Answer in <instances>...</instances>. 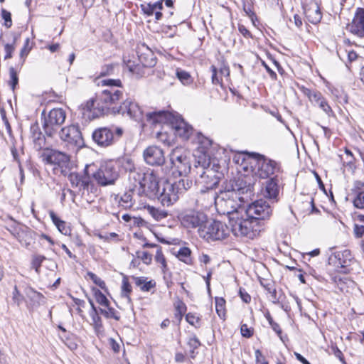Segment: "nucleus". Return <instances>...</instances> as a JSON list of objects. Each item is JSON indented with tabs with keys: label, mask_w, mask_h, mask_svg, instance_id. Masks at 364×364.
Returning <instances> with one entry per match:
<instances>
[{
	"label": "nucleus",
	"mask_w": 364,
	"mask_h": 364,
	"mask_svg": "<svg viewBox=\"0 0 364 364\" xmlns=\"http://www.w3.org/2000/svg\"><path fill=\"white\" fill-rule=\"evenodd\" d=\"M272 213V208L269 202L262 199L249 204L242 215L233 213L229 222L232 232L235 236L253 239L259 235L262 223L269 219Z\"/></svg>",
	"instance_id": "f257e3e1"
},
{
	"label": "nucleus",
	"mask_w": 364,
	"mask_h": 364,
	"mask_svg": "<svg viewBox=\"0 0 364 364\" xmlns=\"http://www.w3.org/2000/svg\"><path fill=\"white\" fill-rule=\"evenodd\" d=\"M253 178L245 177L238 178L230 186V188L221 190L218 194L212 193L215 205L224 215H227L229 222L233 213L242 215L246 209L241 203L247 201L254 193Z\"/></svg>",
	"instance_id": "f03ea898"
},
{
	"label": "nucleus",
	"mask_w": 364,
	"mask_h": 364,
	"mask_svg": "<svg viewBox=\"0 0 364 364\" xmlns=\"http://www.w3.org/2000/svg\"><path fill=\"white\" fill-rule=\"evenodd\" d=\"M148 122L156 124L170 121L176 136L183 140H188L192 135L193 129L181 117L173 115L167 111L152 112L146 114Z\"/></svg>",
	"instance_id": "7ed1b4c3"
},
{
	"label": "nucleus",
	"mask_w": 364,
	"mask_h": 364,
	"mask_svg": "<svg viewBox=\"0 0 364 364\" xmlns=\"http://www.w3.org/2000/svg\"><path fill=\"white\" fill-rule=\"evenodd\" d=\"M123 98V92L120 89L110 87L103 90L97 95V109L100 114L109 112L114 114V108L120 107V101Z\"/></svg>",
	"instance_id": "20e7f679"
},
{
	"label": "nucleus",
	"mask_w": 364,
	"mask_h": 364,
	"mask_svg": "<svg viewBox=\"0 0 364 364\" xmlns=\"http://www.w3.org/2000/svg\"><path fill=\"white\" fill-rule=\"evenodd\" d=\"M198 232L200 237L209 242L225 239L230 234V230L225 223L207 218Z\"/></svg>",
	"instance_id": "39448f33"
},
{
	"label": "nucleus",
	"mask_w": 364,
	"mask_h": 364,
	"mask_svg": "<svg viewBox=\"0 0 364 364\" xmlns=\"http://www.w3.org/2000/svg\"><path fill=\"white\" fill-rule=\"evenodd\" d=\"M124 129L116 126L100 127L92 134L93 141L101 147H108L115 144L122 136Z\"/></svg>",
	"instance_id": "423d86ee"
},
{
	"label": "nucleus",
	"mask_w": 364,
	"mask_h": 364,
	"mask_svg": "<svg viewBox=\"0 0 364 364\" xmlns=\"http://www.w3.org/2000/svg\"><path fill=\"white\" fill-rule=\"evenodd\" d=\"M42 115L44 116L42 125L45 134L50 137L54 136L60 132L62 124L65 122V111L62 108H54L47 115L43 111Z\"/></svg>",
	"instance_id": "0eeeda50"
},
{
	"label": "nucleus",
	"mask_w": 364,
	"mask_h": 364,
	"mask_svg": "<svg viewBox=\"0 0 364 364\" xmlns=\"http://www.w3.org/2000/svg\"><path fill=\"white\" fill-rule=\"evenodd\" d=\"M92 176L100 186L113 185L119 176L118 166L113 161H106L102 164L100 168L92 173Z\"/></svg>",
	"instance_id": "6e6552de"
},
{
	"label": "nucleus",
	"mask_w": 364,
	"mask_h": 364,
	"mask_svg": "<svg viewBox=\"0 0 364 364\" xmlns=\"http://www.w3.org/2000/svg\"><path fill=\"white\" fill-rule=\"evenodd\" d=\"M170 161L171 164V169L167 168L169 173L174 178L186 177L191 171V163L188 157L181 152L179 149L173 150L170 155Z\"/></svg>",
	"instance_id": "1a4fd4ad"
},
{
	"label": "nucleus",
	"mask_w": 364,
	"mask_h": 364,
	"mask_svg": "<svg viewBox=\"0 0 364 364\" xmlns=\"http://www.w3.org/2000/svg\"><path fill=\"white\" fill-rule=\"evenodd\" d=\"M250 156L254 161L255 166H257V173L262 178H267L282 171L280 164L276 161L256 153H252Z\"/></svg>",
	"instance_id": "9d476101"
},
{
	"label": "nucleus",
	"mask_w": 364,
	"mask_h": 364,
	"mask_svg": "<svg viewBox=\"0 0 364 364\" xmlns=\"http://www.w3.org/2000/svg\"><path fill=\"white\" fill-rule=\"evenodd\" d=\"M199 169V176L196 179V183L200 187V193H205L215 188L220 182V176L213 168L204 166L196 167Z\"/></svg>",
	"instance_id": "9b49d317"
},
{
	"label": "nucleus",
	"mask_w": 364,
	"mask_h": 364,
	"mask_svg": "<svg viewBox=\"0 0 364 364\" xmlns=\"http://www.w3.org/2000/svg\"><path fill=\"white\" fill-rule=\"evenodd\" d=\"M60 138L66 143L69 149H78L84 146V139L77 125L63 127L58 132Z\"/></svg>",
	"instance_id": "f8f14e48"
},
{
	"label": "nucleus",
	"mask_w": 364,
	"mask_h": 364,
	"mask_svg": "<svg viewBox=\"0 0 364 364\" xmlns=\"http://www.w3.org/2000/svg\"><path fill=\"white\" fill-rule=\"evenodd\" d=\"M168 173L169 171L164 168H161V172L158 170L149 169L144 172V177H143L139 186L143 188L144 191L149 192L152 196L154 193H157V189L159 188V186L161 184L159 179L165 177Z\"/></svg>",
	"instance_id": "ddd939ff"
},
{
	"label": "nucleus",
	"mask_w": 364,
	"mask_h": 364,
	"mask_svg": "<svg viewBox=\"0 0 364 364\" xmlns=\"http://www.w3.org/2000/svg\"><path fill=\"white\" fill-rule=\"evenodd\" d=\"M178 220L182 226L186 228H198V230L203 227L206 222L207 215L202 211L196 210H186L178 215Z\"/></svg>",
	"instance_id": "4468645a"
},
{
	"label": "nucleus",
	"mask_w": 364,
	"mask_h": 364,
	"mask_svg": "<svg viewBox=\"0 0 364 364\" xmlns=\"http://www.w3.org/2000/svg\"><path fill=\"white\" fill-rule=\"evenodd\" d=\"M157 193L152 196L157 198L164 206H170L178 199V191H176L174 184L166 181L159 186Z\"/></svg>",
	"instance_id": "2eb2a0df"
},
{
	"label": "nucleus",
	"mask_w": 364,
	"mask_h": 364,
	"mask_svg": "<svg viewBox=\"0 0 364 364\" xmlns=\"http://www.w3.org/2000/svg\"><path fill=\"white\" fill-rule=\"evenodd\" d=\"M114 114H121L122 115L127 114V116L133 118L136 121H142L144 116L147 119L146 113L144 114L143 109L139 106V105L134 102H132L129 99H127L120 104V107H115L114 108ZM149 112H147L148 114Z\"/></svg>",
	"instance_id": "dca6fc26"
},
{
	"label": "nucleus",
	"mask_w": 364,
	"mask_h": 364,
	"mask_svg": "<svg viewBox=\"0 0 364 364\" xmlns=\"http://www.w3.org/2000/svg\"><path fill=\"white\" fill-rule=\"evenodd\" d=\"M144 161L150 166H161L165 162L164 151L156 146H149L143 151Z\"/></svg>",
	"instance_id": "f3484780"
},
{
	"label": "nucleus",
	"mask_w": 364,
	"mask_h": 364,
	"mask_svg": "<svg viewBox=\"0 0 364 364\" xmlns=\"http://www.w3.org/2000/svg\"><path fill=\"white\" fill-rule=\"evenodd\" d=\"M346 29L353 35L364 38V9L358 7L350 23L347 24Z\"/></svg>",
	"instance_id": "a211bd4d"
},
{
	"label": "nucleus",
	"mask_w": 364,
	"mask_h": 364,
	"mask_svg": "<svg viewBox=\"0 0 364 364\" xmlns=\"http://www.w3.org/2000/svg\"><path fill=\"white\" fill-rule=\"evenodd\" d=\"M90 166L87 165L84 169V175L81 176L78 173L72 172L68 176V179L72 187H80L83 190H92L94 188V184L90 178L89 174Z\"/></svg>",
	"instance_id": "6ab92c4d"
},
{
	"label": "nucleus",
	"mask_w": 364,
	"mask_h": 364,
	"mask_svg": "<svg viewBox=\"0 0 364 364\" xmlns=\"http://www.w3.org/2000/svg\"><path fill=\"white\" fill-rule=\"evenodd\" d=\"M41 157L49 164H56L60 167L66 166L69 163L68 155L53 149H44Z\"/></svg>",
	"instance_id": "aec40b11"
},
{
	"label": "nucleus",
	"mask_w": 364,
	"mask_h": 364,
	"mask_svg": "<svg viewBox=\"0 0 364 364\" xmlns=\"http://www.w3.org/2000/svg\"><path fill=\"white\" fill-rule=\"evenodd\" d=\"M278 181V177L277 176H275L274 177L267 180L265 183L263 194L264 196L271 200L272 203H275L278 200V196L279 193Z\"/></svg>",
	"instance_id": "412c9836"
},
{
	"label": "nucleus",
	"mask_w": 364,
	"mask_h": 364,
	"mask_svg": "<svg viewBox=\"0 0 364 364\" xmlns=\"http://www.w3.org/2000/svg\"><path fill=\"white\" fill-rule=\"evenodd\" d=\"M304 14L308 21L313 24L319 23L322 18L320 6L316 2L307 5L304 8Z\"/></svg>",
	"instance_id": "4be33fe9"
},
{
	"label": "nucleus",
	"mask_w": 364,
	"mask_h": 364,
	"mask_svg": "<svg viewBox=\"0 0 364 364\" xmlns=\"http://www.w3.org/2000/svg\"><path fill=\"white\" fill-rule=\"evenodd\" d=\"M30 132L35 149L37 150L42 149L45 144V137L41 131L38 122L31 125Z\"/></svg>",
	"instance_id": "5701e85b"
},
{
	"label": "nucleus",
	"mask_w": 364,
	"mask_h": 364,
	"mask_svg": "<svg viewBox=\"0 0 364 364\" xmlns=\"http://www.w3.org/2000/svg\"><path fill=\"white\" fill-rule=\"evenodd\" d=\"M138 58L139 62L145 68H153L156 63L154 54L148 48H146V52L139 53Z\"/></svg>",
	"instance_id": "b1692460"
},
{
	"label": "nucleus",
	"mask_w": 364,
	"mask_h": 364,
	"mask_svg": "<svg viewBox=\"0 0 364 364\" xmlns=\"http://www.w3.org/2000/svg\"><path fill=\"white\" fill-rule=\"evenodd\" d=\"M335 258L337 259L338 267H346L350 265L353 257L349 250H344L336 252L335 253Z\"/></svg>",
	"instance_id": "393cba45"
},
{
	"label": "nucleus",
	"mask_w": 364,
	"mask_h": 364,
	"mask_svg": "<svg viewBox=\"0 0 364 364\" xmlns=\"http://www.w3.org/2000/svg\"><path fill=\"white\" fill-rule=\"evenodd\" d=\"M135 284L140 288L142 291H149L151 289L155 287V282L152 280L147 281V278L144 277H132Z\"/></svg>",
	"instance_id": "a878e982"
},
{
	"label": "nucleus",
	"mask_w": 364,
	"mask_h": 364,
	"mask_svg": "<svg viewBox=\"0 0 364 364\" xmlns=\"http://www.w3.org/2000/svg\"><path fill=\"white\" fill-rule=\"evenodd\" d=\"M97 98L96 100L90 99L84 105H82V109H83V114L85 113V112H88L90 113H92V117L93 118L98 117L101 114H99V110L97 109Z\"/></svg>",
	"instance_id": "bb28decb"
},
{
	"label": "nucleus",
	"mask_w": 364,
	"mask_h": 364,
	"mask_svg": "<svg viewBox=\"0 0 364 364\" xmlns=\"http://www.w3.org/2000/svg\"><path fill=\"white\" fill-rule=\"evenodd\" d=\"M24 234L21 235L18 242L26 248H28L31 245L32 241L35 239V236L36 235V232L32 230L28 227L24 228Z\"/></svg>",
	"instance_id": "cd10ccee"
},
{
	"label": "nucleus",
	"mask_w": 364,
	"mask_h": 364,
	"mask_svg": "<svg viewBox=\"0 0 364 364\" xmlns=\"http://www.w3.org/2000/svg\"><path fill=\"white\" fill-rule=\"evenodd\" d=\"M50 217L54 223V225L57 227L58 230L63 235H68L69 232V229L66 225L65 221L60 220L53 211L50 210L49 212Z\"/></svg>",
	"instance_id": "c85d7f7f"
},
{
	"label": "nucleus",
	"mask_w": 364,
	"mask_h": 364,
	"mask_svg": "<svg viewBox=\"0 0 364 364\" xmlns=\"http://www.w3.org/2000/svg\"><path fill=\"white\" fill-rule=\"evenodd\" d=\"M176 256L179 260L187 264H191L193 262L191 257V250L188 247H181L178 252L176 254Z\"/></svg>",
	"instance_id": "c756f323"
},
{
	"label": "nucleus",
	"mask_w": 364,
	"mask_h": 364,
	"mask_svg": "<svg viewBox=\"0 0 364 364\" xmlns=\"http://www.w3.org/2000/svg\"><path fill=\"white\" fill-rule=\"evenodd\" d=\"M337 55L343 61H344V58L347 56V59L349 63L355 61L358 57L356 52L353 50H343L341 47L337 50Z\"/></svg>",
	"instance_id": "7c9ffc66"
},
{
	"label": "nucleus",
	"mask_w": 364,
	"mask_h": 364,
	"mask_svg": "<svg viewBox=\"0 0 364 364\" xmlns=\"http://www.w3.org/2000/svg\"><path fill=\"white\" fill-rule=\"evenodd\" d=\"M176 75L180 82L186 86L190 85L193 82V78L189 73L181 68H177Z\"/></svg>",
	"instance_id": "2f4dec72"
},
{
	"label": "nucleus",
	"mask_w": 364,
	"mask_h": 364,
	"mask_svg": "<svg viewBox=\"0 0 364 364\" xmlns=\"http://www.w3.org/2000/svg\"><path fill=\"white\" fill-rule=\"evenodd\" d=\"M132 198V191L124 193L118 200L119 206L122 207L124 209L132 208L134 205Z\"/></svg>",
	"instance_id": "473e14b6"
},
{
	"label": "nucleus",
	"mask_w": 364,
	"mask_h": 364,
	"mask_svg": "<svg viewBox=\"0 0 364 364\" xmlns=\"http://www.w3.org/2000/svg\"><path fill=\"white\" fill-rule=\"evenodd\" d=\"M174 184V187L176 191H178V194L182 193L183 191H186L191 188L192 186V181L188 178H181L178 181L173 183Z\"/></svg>",
	"instance_id": "72a5a7b5"
},
{
	"label": "nucleus",
	"mask_w": 364,
	"mask_h": 364,
	"mask_svg": "<svg viewBox=\"0 0 364 364\" xmlns=\"http://www.w3.org/2000/svg\"><path fill=\"white\" fill-rule=\"evenodd\" d=\"M187 344L190 348L191 358L194 359L197 354V353L195 352V350L198 349L199 346H200L201 343L196 336L193 335L192 337L188 338Z\"/></svg>",
	"instance_id": "f704fd0d"
},
{
	"label": "nucleus",
	"mask_w": 364,
	"mask_h": 364,
	"mask_svg": "<svg viewBox=\"0 0 364 364\" xmlns=\"http://www.w3.org/2000/svg\"><path fill=\"white\" fill-rule=\"evenodd\" d=\"M105 309H100V313L104 315L107 318H114L116 321H119L120 316L119 315V312L116 311L114 308L110 307L109 304L108 306H104Z\"/></svg>",
	"instance_id": "c9c22d12"
},
{
	"label": "nucleus",
	"mask_w": 364,
	"mask_h": 364,
	"mask_svg": "<svg viewBox=\"0 0 364 364\" xmlns=\"http://www.w3.org/2000/svg\"><path fill=\"white\" fill-rule=\"evenodd\" d=\"M132 291V289L129 282L128 277L124 275L122 284V296L125 297L129 301H130L131 299L129 294H131Z\"/></svg>",
	"instance_id": "e433bc0d"
},
{
	"label": "nucleus",
	"mask_w": 364,
	"mask_h": 364,
	"mask_svg": "<svg viewBox=\"0 0 364 364\" xmlns=\"http://www.w3.org/2000/svg\"><path fill=\"white\" fill-rule=\"evenodd\" d=\"M149 212L150 215L156 220H161L167 218L168 213L165 210H161L154 207H149Z\"/></svg>",
	"instance_id": "4c0bfd02"
},
{
	"label": "nucleus",
	"mask_w": 364,
	"mask_h": 364,
	"mask_svg": "<svg viewBox=\"0 0 364 364\" xmlns=\"http://www.w3.org/2000/svg\"><path fill=\"white\" fill-rule=\"evenodd\" d=\"M24 228H27V226L19 224V223H14V225H11L10 226V228H9V232L11 233L14 237H15L17 240H19L21 235H23Z\"/></svg>",
	"instance_id": "58836bf2"
},
{
	"label": "nucleus",
	"mask_w": 364,
	"mask_h": 364,
	"mask_svg": "<svg viewBox=\"0 0 364 364\" xmlns=\"http://www.w3.org/2000/svg\"><path fill=\"white\" fill-rule=\"evenodd\" d=\"M26 294L31 301L36 302L38 304H40L43 301V295L31 288L28 289Z\"/></svg>",
	"instance_id": "ea45409f"
},
{
	"label": "nucleus",
	"mask_w": 364,
	"mask_h": 364,
	"mask_svg": "<svg viewBox=\"0 0 364 364\" xmlns=\"http://www.w3.org/2000/svg\"><path fill=\"white\" fill-rule=\"evenodd\" d=\"M143 177H144V172L141 171L139 168H136L129 173V179L130 181H134L135 186L137 185L140 186Z\"/></svg>",
	"instance_id": "a19ab883"
},
{
	"label": "nucleus",
	"mask_w": 364,
	"mask_h": 364,
	"mask_svg": "<svg viewBox=\"0 0 364 364\" xmlns=\"http://www.w3.org/2000/svg\"><path fill=\"white\" fill-rule=\"evenodd\" d=\"M92 291L94 292V295L97 302L102 306H108V304H109V301L107 299L105 295L97 288H93Z\"/></svg>",
	"instance_id": "79ce46f5"
},
{
	"label": "nucleus",
	"mask_w": 364,
	"mask_h": 364,
	"mask_svg": "<svg viewBox=\"0 0 364 364\" xmlns=\"http://www.w3.org/2000/svg\"><path fill=\"white\" fill-rule=\"evenodd\" d=\"M225 300L222 297L215 298V309L220 318H223L225 315Z\"/></svg>",
	"instance_id": "37998d69"
},
{
	"label": "nucleus",
	"mask_w": 364,
	"mask_h": 364,
	"mask_svg": "<svg viewBox=\"0 0 364 364\" xmlns=\"http://www.w3.org/2000/svg\"><path fill=\"white\" fill-rule=\"evenodd\" d=\"M305 94L308 96L310 101L316 105L324 98L320 92L316 90H307Z\"/></svg>",
	"instance_id": "c03bdc74"
},
{
	"label": "nucleus",
	"mask_w": 364,
	"mask_h": 364,
	"mask_svg": "<svg viewBox=\"0 0 364 364\" xmlns=\"http://www.w3.org/2000/svg\"><path fill=\"white\" fill-rule=\"evenodd\" d=\"M9 75H10V80L9 81V85H10L11 88L13 91L16 89V86L18 83V77L16 70L14 69V68L11 67L9 68Z\"/></svg>",
	"instance_id": "a18cd8bd"
},
{
	"label": "nucleus",
	"mask_w": 364,
	"mask_h": 364,
	"mask_svg": "<svg viewBox=\"0 0 364 364\" xmlns=\"http://www.w3.org/2000/svg\"><path fill=\"white\" fill-rule=\"evenodd\" d=\"M121 166L122 168L125 171L129 172V173L136 169L133 160L130 158L122 159L121 161Z\"/></svg>",
	"instance_id": "49530a36"
},
{
	"label": "nucleus",
	"mask_w": 364,
	"mask_h": 364,
	"mask_svg": "<svg viewBox=\"0 0 364 364\" xmlns=\"http://www.w3.org/2000/svg\"><path fill=\"white\" fill-rule=\"evenodd\" d=\"M90 315L92 318V325L94 326L95 330L97 332L101 331L102 329V323L101 318L98 315V312H95Z\"/></svg>",
	"instance_id": "de8ad7c7"
},
{
	"label": "nucleus",
	"mask_w": 364,
	"mask_h": 364,
	"mask_svg": "<svg viewBox=\"0 0 364 364\" xmlns=\"http://www.w3.org/2000/svg\"><path fill=\"white\" fill-rule=\"evenodd\" d=\"M102 85L106 86L107 88H109L110 87H114L115 88H121L122 85V82L119 79H107L103 80L101 81Z\"/></svg>",
	"instance_id": "09e8293b"
},
{
	"label": "nucleus",
	"mask_w": 364,
	"mask_h": 364,
	"mask_svg": "<svg viewBox=\"0 0 364 364\" xmlns=\"http://www.w3.org/2000/svg\"><path fill=\"white\" fill-rule=\"evenodd\" d=\"M1 16L4 20V26L7 28H11L12 26L11 14L5 9H1Z\"/></svg>",
	"instance_id": "8fccbe9b"
},
{
	"label": "nucleus",
	"mask_w": 364,
	"mask_h": 364,
	"mask_svg": "<svg viewBox=\"0 0 364 364\" xmlns=\"http://www.w3.org/2000/svg\"><path fill=\"white\" fill-rule=\"evenodd\" d=\"M117 65V64L114 63L106 64L103 65L101 68L100 76H107L112 75L114 73V68Z\"/></svg>",
	"instance_id": "3c124183"
},
{
	"label": "nucleus",
	"mask_w": 364,
	"mask_h": 364,
	"mask_svg": "<svg viewBox=\"0 0 364 364\" xmlns=\"http://www.w3.org/2000/svg\"><path fill=\"white\" fill-rule=\"evenodd\" d=\"M186 321L191 324V326H195L196 328L200 327V319L198 316H195L191 313H188L186 316Z\"/></svg>",
	"instance_id": "603ef678"
},
{
	"label": "nucleus",
	"mask_w": 364,
	"mask_h": 364,
	"mask_svg": "<svg viewBox=\"0 0 364 364\" xmlns=\"http://www.w3.org/2000/svg\"><path fill=\"white\" fill-rule=\"evenodd\" d=\"M46 259V257L43 255H34L32 259L31 265L35 269L36 272H39V269L41 266L42 262Z\"/></svg>",
	"instance_id": "864d4df0"
},
{
	"label": "nucleus",
	"mask_w": 364,
	"mask_h": 364,
	"mask_svg": "<svg viewBox=\"0 0 364 364\" xmlns=\"http://www.w3.org/2000/svg\"><path fill=\"white\" fill-rule=\"evenodd\" d=\"M136 255L138 258L141 259L146 264H151L152 261V255L148 252L136 251Z\"/></svg>",
	"instance_id": "5fc2aeb1"
},
{
	"label": "nucleus",
	"mask_w": 364,
	"mask_h": 364,
	"mask_svg": "<svg viewBox=\"0 0 364 364\" xmlns=\"http://www.w3.org/2000/svg\"><path fill=\"white\" fill-rule=\"evenodd\" d=\"M87 276L97 286H99L101 289H105L106 287L105 282L101 279L99 277H97L95 274L89 272H87Z\"/></svg>",
	"instance_id": "6e6d98bb"
},
{
	"label": "nucleus",
	"mask_w": 364,
	"mask_h": 364,
	"mask_svg": "<svg viewBox=\"0 0 364 364\" xmlns=\"http://www.w3.org/2000/svg\"><path fill=\"white\" fill-rule=\"evenodd\" d=\"M353 205L357 208H364V191H360L357 194L353 200Z\"/></svg>",
	"instance_id": "4d7b16f0"
},
{
	"label": "nucleus",
	"mask_w": 364,
	"mask_h": 364,
	"mask_svg": "<svg viewBox=\"0 0 364 364\" xmlns=\"http://www.w3.org/2000/svg\"><path fill=\"white\" fill-rule=\"evenodd\" d=\"M267 292L270 294V300L272 303L277 304L279 303L280 299L282 296V294L278 295V293L275 289L267 288Z\"/></svg>",
	"instance_id": "13d9d810"
},
{
	"label": "nucleus",
	"mask_w": 364,
	"mask_h": 364,
	"mask_svg": "<svg viewBox=\"0 0 364 364\" xmlns=\"http://www.w3.org/2000/svg\"><path fill=\"white\" fill-rule=\"evenodd\" d=\"M0 114H1V119L4 122V124L6 127V131H7V133L9 134V135L10 136H13L12 135V129H11V127L10 125V123L6 117V111L4 108H1L0 109Z\"/></svg>",
	"instance_id": "bf43d9fd"
},
{
	"label": "nucleus",
	"mask_w": 364,
	"mask_h": 364,
	"mask_svg": "<svg viewBox=\"0 0 364 364\" xmlns=\"http://www.w3.org/2000/svg\"><path fill=\"white\" fill-rule=\"evenodd\" d=\"M155 260L161 264L162 267L165 269L166 267V259L163 255L161 247H157L156 255H155Z\"/></svg>",
	"instance_id": "052dcab7"
},
{
	"label": "nucleus",
	"mask_w": 364,
	"mask_h": 364,
	"mask_svg": "<svg viewBox=\"0 0 364 364\" xmlns=\"http://www.w3.org/2000/svg\"><path fill=\"white\" fill-rule=\"evenodd\" d=\"M175 307L176 311V316H178L181 320L183 314L186 313V306L183 301H178Z\"/></svg>",
	"instance_id": "680f3d73"
},
{
	"label": "nucleus",
	"mask_w": 364,
	"mask_h": 364,
	"mask_svg": "<svg viewBox=\"0 0 364 364\" xmlns=\"http://www.w3.org/2000/svg\"><path fill=\"white\" fill-rule=\"evenodd\" d=\"M15 41L16 38L14 39V41L12 43H6L4 46V50L6 52V55L4 56V59H10L12 58V53L15 50Z\"/></svg>",
	"instance_id": "e2e57ef3"
},
{
	"label": "nucleus",
	"mask_w": 364,
	"mask_h": 364,
	"mask_svg": "<svg viewBox=\"0 0 364 364\" xmlns=\"http://www.w3.org/2000/svg\"><path fill=\"white\" fill-rule=\"evenodd\" d=\"M317 105L328 116H330L332 113V109L328 104L325 98H323L318 104Z\"/></svg>",
	"instance_id": "0e129e2a"
},
{
	"label": "nucleus",
	"mask_w": 364,
	"mask_h": 364,
	"mask_svg": "<svg viewBox=\"0 0 364 364\" xmlns=\"http://www.w3.org/2000/svg\"><path fill=\"white\" fill-rule=\"evenodd\" d=\"M29 43H30V39L28 38L26 39V41L24 42L23 47L21 50L20 56L21 58H23L22 64L24 62V58H26L28 55L29 51L31 50V47H29Z\"/></svg>",
	"instance_id": "69168bd1"
},
{
	"label": "nucleus",
	"mask_w": 364,
	"mask_h": 364,
	"mask_svg": "<svg viewBox=\"0 0 364 364\" xmlns=\"http://www.w3.org/2000/svg\"><path fill=\"white\" fill-rule=\"evenodd\" d=\"M240 331L243 337L250 338L253 335L254 329L252 328H249L247 324H242Z\"/></svg>",
	"instance_id": "338daca9"
},
{
	"label": "nucleus",
	"mask_w": 364,
	"mask_h": 364,
	"mask_svg": "<svg viewBox=\"0 0 364 364\" xmlns=\"http://www.w3.org/2000/svg\"><path fill=\"white\" fill-rule=\"evenodd\" d=\"M239 294L242 300L245 303H250L251 301L250 295L242 288L239 290Z\"/></svg>",
	"instance_id": "774afa93"
}]
</instances>
